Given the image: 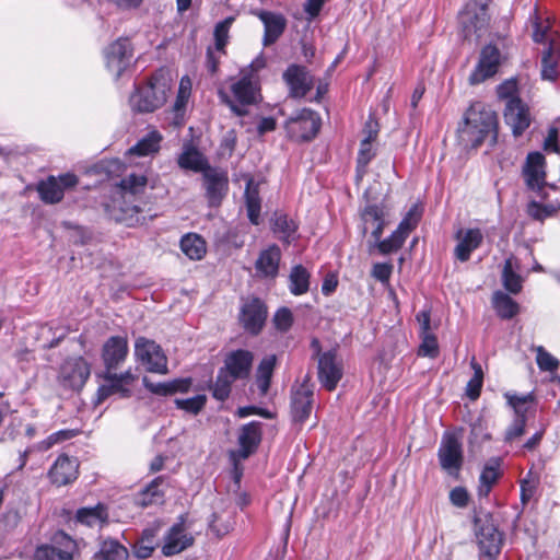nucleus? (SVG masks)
<instances>
[{"label": "nucleus", "mask_w": 560, "mask_h": 560, "mask_svg": "<svg viewBox=\"0 0 560 560\" xmlns=\"http://www.w3.org/2000/svg\"><path fill=\"white\" fill-rule=\"evenodd\" d=\"M516 92L517 83L515 80H505L497 88L499 98L505 100L506 102H509V100L512 98H520L518 96H516Z\"/></svg>", "instance_id": "13d9d810"}, {"label": "nucleus", "mask_w": 560, "mask_h": 560, "mask_svg": "<svg viewBox=\"0 0 560 560\" xmlns=\"http://www.w3.org/2000/svg\"><path fill=\"white\" fill-rule=\"evenodd\" d=\"M504 397L508 400L509 406L514 409L515 418L513 422L506 428L504 434V442L512 443L516 439H520L525 433L526 428V412L528 402H533V394L517 395L505 393Z\"/></svg>", "instance_id": "ddd939ff"}, {"label": "nucleus", "mask_w": 560, "mask_h": 560, "mask_svg": "<svg viewBox=\"0 0 560 560\" xmlns=\"http://www.w3.org/2000/svg\"><path fill=\"white\" fill-rule=\"evenodd\" d=\"M233 18H226L222 22L218 23L214 28V37H215V47L218 50H223L224 46L228 42V33L231 24L233 23Z\"/></svg>", "instance_id": "4d7b16f0"}, {"label": "nucleus", "mask_w": 560, "mask_h": 560, "mask_svg": "<svg viewBox=\"0 0 560 560\" xmlns=\"http://www.w3.org/2000/svg\"><path fill=\"white\" fill-rule=\"evenodd\" d=\"M164 483L163 477H156L152 480L145 489H143L137 497V503L140 506H149L152 504H160L164 500V491L161 486Z\"/></svg>", "instance_id": "58836bf2"}, {"label": "nucleus", "mask_w": 560, "mask_h": 560, "mask_svg": "<svg viewBox=\"0 0 560 560\" xmlns=\"http://www.w3.org/2000/svg\"><path fill=\"white\" fill-rule=\"evenodd\" d=\"M155 529L147 528L133 546V555L139 559L149 558L155 549Z\"/></svg>", "instance_id": "a18cd8bd"}, {"label": "nucleus", "mask_w": 560, "mask_h": 560, "mask_svg": "<svg viewBox=\"0 0 560 560\" xmlns=\"http://www.w3.org/2000/svg\"><path fill=\"white\" fill-rule=\"evenodd\" d=\"M203 180L209 206H220L229 188L226 174L217 170H208L203 174Z\"/></svg>", "instance_id": "cd10ccee"}, {"label": "nucleus", "mask_w": 560, "mask_h": 560, "mask_svg": "<svg viewBox=\"0 0 560 560\" xmlns=\"http://www.w3.org/2000/svg\"><path fill=\"white\" fill-rule=\"evenodd\" d=\"M75 541L66 533L57 532L49 544L38 546L34 552L35 560H73Z\"/></svg>", "instance_id": "1a4fd4ad"}, {"label": "nucleus", "mask_w": 560, "mask_h": 560, "mask_svg": "<svg viewBox=\"0 0 560 560\" xmlns=\"http://www.w3.org/2000/svg\"><path fill=\"white\" fill-rule=\"evenodd\" d=\"M421 345L419 347L418 354L422 357L436 358L439 354V346L436 337L430 334L420 335Z\"/></svg>", "instance_id": "6e6d98bb"}, {"label": "nucleus", "mask_w": 560, "mask_h": 560, "mask_svg": "<svg viewBox=\"0 0 560 560\" xmlns=\"http://www.w3.org/2000/svg\"><path fill=\"white\" fill-rule=\"evenodd\" d=\"M235 381L236 380L231 377L220 368L215 381L211 386L212 396L219 401L226 400L231 394V388Z\"/></svg>", "instance_id": "37998d69"}, {"label": "nucleus", "mask_w": 560, "mask_h": 560, "mask_svg": "<svg viewBox=\"0 0 560 560\" xmlns=\"http://www.w3.org/2000/svg\"><path fill=\"white\" fill-rule=\"evenodd\" d=\"M450 500L457 508H465L468 504L469 495L465 488L456 487L450 492Z\"/></svg>", "instance_id": "680f3d73"}, {"label": "nucleus", "mask_w": 560, "mask_h": 560, "mask_svg": "<svg viewBox=\"0 0 560 560\" xmlns=\"http://www.w3.org/2000/svg\"><path fill=\"white\" fill-rule=\"evenodd\" d=\"M106 68L115 79L120 78L130 65L132 47L127 38H118L104 50Z\"/></svg>", "instance_id": "6ab92c4d"}, {"label": "nucleus", "mask_w": 560, "mask_h": 560, "mask_svg": "<svg viewBox=\"0 0 560 560\" xmlns=\"http://www.w3.org/2000/svg\"><path fill=\"white\" fill-rule=\"evenodd\" d=\"M276 364L277 355L268 354L261 359L257 366L256 384L261 395H266L269 390Z\"/></svg>", "instance_id": "c9c22d12"}, {"label": "nucleus", "mask_w": 560, "mask_h": 560, "mask_svg": "<svg viewBox=\"0 0 560 560\" xmlns=\"http://www.w3.org/2000/svg\"><path fill=\"white\" fill-rule=\"evenodd\" d=\"M250 184V182L247 184L245 191L247 215L250 223L258 225L260 215V198L258 196V190L256 188L252 189Z\"/></svg>", "instance_id": "de8ad7c7"}, {"label": "nucleus", "mask_w": 560, "mask_h": 560, "mask_svg": "<svg viewBox=\"0 0 560 560\" xmlns=\"http://www.w3.org/2000/svg\"><path fill=\"white\" fill-rule=\"evenodd\" d=\"M128 354V342L125 337L113 336L103 346L102 358L107 373L116 370Z\"/></svg>", "instance_id": "c756f323"}, {"label": "nucleus", "mask_w": 560, "mask_h": 560, "mask_svg": "<svg viewBox=\"0 0 560 560\" xmlns=\"http://www.w3.org/2000/svg\"><path fill=\"white\" fill-rule=\"evenodd\" d=\"M363 132L365 135L363 140H368L369 142L372 143L376 139V137L378 135V125H377V122L375 120H373L372 118H370L365 122Z\"/></svg>", "instance_id": "774afa93"}, {"label": "nucleus", "mask_w": 560, "mask_h": 560, "mask_svg": "<svg viewBox=\"0 0 560 560\" xmlns=\"http://www.w3.org/2000/svg\"><path fill=\"white\" fill-rule=\"evenodd\" d=\"M482 380L471 377L466 387V394L471 400H476L480 396Z\"/></svg>", "instance_id": "0e129e2a"}, {"label": "nucleus", "mask_w": 560, "mask_h": 560, "mask_svg": "<svg viewBox=\"0 0 560 560\" xmlns=\"http://www.w3.org/2000/svg\"><path fill=\"white\" fill-rule=\"evenodd\" d=\"M231 93L233 98L224 90L220 89L218 91L221 102L240 117L247 115L246 106L258 103L260 98L258 84L249 75H243L233 82L231 84Z\"/></svg>", "instance_id": "7ed1b4c3"}, {"label": "nucleus", "mask_w": 560, "mask_h": 560, "mask_svg": "<svg viewBox=\"0 0 560 560\" xmlns=\"http://www.w3.org/2000/svg\"><path fill=\"white\" fill-rule=\"evenodd\" d=\"M281 252L277 245H272L259 254L255 268L262 277L275 278L279 271Z\"/></svg>", "instance_id": "2f4dec72"}, {"label": "nucleus", "mask_w": 560, "mask_h": 560, "mask_svg": "<svg viewBox=\"0 0 560 560\" xmlns=\"http://www.w3.org/2000/svg\"><path fill=\"white\" fill-rule=\"evenodd\" d=\"M311 273L302 265L292 267L289 275V290L293 295H303L310 289Z\"/></svg>", "instance_id": "4c0bfd02"}, {"label": "nucleus", "mask_w": 560, "mask_h": 560, "mask_svg": "<svg viewBox=\"0 0 560 560\" xmlns=\"http://www.w3.org/2000/svg\"><path fill=\"white\" fill-rule=\"evenodd\" d=\"M492 305L499 317L511 319L517 315L520 305L506 293L497 291L492 296Z\"/></svg>", "instance_id": "ea45409f"}, {"label": "nucleus", "mask_w": 560, "mask_h": 560, "mask_svg": "<svg viewBox=\"0 0 560 560\" xmlns=\"http://www.w3.org/2000/svg\"><path fill=\"white\" fill-rule=\"evenodd\" d=\"M419 220L420 213L415 206L407 212L397 229L387 238L378 243V252L382 255H388L400 249L409 234L417 228Z\"/></svg>", "instance_id": "f8f14e48"}, {"label": "nucleus", "mask_w": 560, "mask_h": 560, "mask_svg": "<svg viewBox=\"0 0 560 560\" xmlns=\"http://www.w3.org/2000/svg\"><path fill=\"white\" fill-rule=\"evenodd\" d=\"M75 521L88 527L102 528L108 524V511L106 505L98 503L95 506L81 508L75 513Z\"/></svg>", "instance_id": "72a5a7b5"}, {"label": "nucleus", "mask_w": 560, "mask_h": 560, "mask_svg": "<svg viewBox=\"0 0 560 560\" xmlns=\"http://www.w3.org/2000/svg\"><path fill=\"white\" fill-rule=\"evenodd\" d=\"M498 117L494 110L481 102L472 103L465 112L458 127V138L466 148H478L488 136L494 144L498 138Z\"/></svg>", "instance_id": "f257e3e1"}, {"label": "nucleus", "mask_w": 560, "mask_h": 560, "mask_svg": "<svg viewBox=\"0 0 560 560\" xmlns=\"http://www.w3.org/2000/svg\"><path fill=\"white\" fill-rule=\"evenodd\" d=\"M500 459L491 458L489 463L483 467L478 486V495L488 497L492 486L497 482L500 477Z\"/></svg>", "instance_id": "e433bc0d"}, {"label": "nucleus", "mask_w": 560, "mask_h": 560, "mask_svg": "<svg viewBox=\"0 0 560 560\" xmlns=\"http://www.w3.org/2000/svg\"><path fill=\"white\" fill-rule=\"evenodd\" d=\"M129 550L114 538L100 537L98 550L91 560H128Z\"/></svg>", "instance_id": "473e14b6"}, {"label": "nucleus", "mask_w": 560, "mask_h": 560, "mask_svg": "<svg viewBox=\"0 0 560 560\" xmlns=\"http://www.w3.org/2000/svg\"><path fill=\"white\" fill-rule=\"evenodd\" d=\"M504 60L505 57L495 45H486L480 50L478 61L468 77V83L477 85L493 78L499 72Z\"/></svg>", "instance_id": "0eeeda50"}, {"label": "nucleus", "mask_w": 560, "mask_h": 560, "mask_svg": "<svg viewBox=\"0 0 560 560\" xmlns=\"http://www.w3.org/2000/svg\"><path fill=\"white\" fill-rule=\"evenodd\" d=\"M560 59V40H551L542 54L541 58V78L545 80H556L558 77V61Z\"/></svg>", "instance_id": "f704fd0d"}, {"label": "nucleus", "mask_w": 560, "mask_h": 560, "mask_svg": "<svg viewBox=\"0 0 560 560\" xmlns=\"http://www.w3.org/2000/svg\"><path fill=\"white\" fill-rule=\"evenodd\" d=\"M504 120L515 137L523 135L532 121L528 106L521 98L509 100L504 108Z\"/></svg>", "instance_id": "412c9836"}, {"label": "nucleus", "mask_w": 560, "mask_h": 560, "mask_svg": "<svg viewBox=\"0 0 560 560\" xmlns=\"http://www.w3.org/2000/svg\"><path fill=\"white\" fill-rule=\"evenodd\" d=\"M195 539L185 528L184 522L175 523L164 536L162 553L165 557L178 555L192 546Z\"/></svg>", "instance_id": "4be33fe9"}, {"label": "nucleus", "mask_w": 560, "mask_h": 560, "mask_svg": "<svg viewBox=\"0 0 560 560\" xmlns=\"http://www.w3.org/2000/svg\"><path fill=\"white\" fill-rule=\"evenodd\" d=\"M253 361L254 355L250 351L237 349L226 354L221 369L236 381L244 380L250 374Z\"/></svg>", "instance_id": "a878e982"}, {"label": "nucleus", "mask_w": 560, "mask_h": 560, "mask_svg": "<svg viewBox=\"0 0 560 560\" xmlns=\"http://www.w3.org/2000/svg\"><path fill=\"white\" fill-rule=\"evenodd\" d=\"M548 32H549L548 26H542L541 24L536 22L535 26H534V32H533V39L536 43L548 42V44H549L551 40H555V39L549 37Z\"/></svg>", "instance_id": "338daca9"}, {"label": "nucleus", "mask_w": 560, "mask_h": 560, "mask_svg": "<svg viewBox=\"0 0 560 560\" xmlns=\"http://www.w3.org/2000/svg\"><path fill=\"white\" fill-rule=\"evenodd\" d=\"M438 457L441 468L450 476L457 477L463 466L462 443L455 434L446 433L443 435Z\"/></svg>", "instance_id": "9d476101"}, {"label": "nucleus", "mask_w": 560, "mask_h": 560, "mask_svg": "<svg viewBox=\"0 0 560 560\" xmlns=\"http://www.w3.org/2000/svg\"><path fill=\"white\" fill-rule=\"evenodd\" d=\"M147 185L148 178L143 174L131 173L120 180L119 192L125 203L121 211L125 214L132 215L141 211L136 198L144 192Z\"/></svg>", "instance_id": "f3484780"}, {"label": "nucleus", "mask_w": 560, "mask_h": 560, "mask_svg": "<svg viewBox=\"0 0 560 560\" xmlns=\"http://www.w3.org/2000/svg\"><path fill=\"white\" fill-rule=\"evenodd\" d=\"M457 244L454 248V257L465 262L469 260L474 250L480 247L483 241V234L480 229L458 230L455 234Z\"/></svg>", "instance_id": "bb28decb"}, {"label": "nucleus", "mask_w": 560, "mask_h": 560, "mask_svg": "<svg viewBox=\"0 0 560 560\" xmlns=\"http://www.w3.org/2000/svg\"><path fill=\"white\" fill-rule=\"evenodd\" d=\"M178 165L185 170L199 172L203 170L205 162L198 151L195 149H187L179 155Z\"/></svg>", "instance_id": "8fccbe9b"}, {"label": "nucleus", "mask_w": 560, "mask_h": 560, "mask_svg": "<svg viewBox=\"0 0 560 560\" xmlns=\"http://www.w3.org/2000/svg\"><path fill=\"white\" fill-rule=\"evenodd\" d=\"M362 221V234L365 235L368 230L372 229V237L378 245L385 226L389 222V208L384 203H366L360 212Z\"/></svg>", "instance_id": "dca6fc26"}, {"label": "nucleus", "mask_w": 560, "mask_h": 560, "mask_svg": "<svg viewBox=\"0 0 560 560\" xmlns=\"http://www.w3.org/2000/svg\"><path fill=\"white\" fill-rule=\"evenodd\" d=\"M79 475V462L75 457L61 454L48 471L51 483L61 487L73 482Z\"/></svg>", "instance_id": "393cba45"}, {"label": "nucleus", "mask_w": 560, "mask_h": 560, "mask_svg": "<svg viewBox=\"0 0 560 560\" xmlns=\"http://www.w3.org/2000/svg\"><path fill=\"white\" fill-rule=\"evenodd\" d=\"M283 80L290 89V95L295 98L304 97L314 85V79L303 66L291 65L283 73Z\"/></svg>", "instance_id": "5701e85b"}, {"label": "nucleus", "mask_w": 560, "mask_h": 560, "mask_svg": "<svg viewBox=\"0 0 560 560\" xmlns=\"http://www.w3.org/2000/svg\"><path fill=\"white\" fill-rule=\"evenodd\" d=\"M273 323L278 329L282 331L288 330L293 323L291 311L287 307L278 310L275 314Z\"/></svg>", "instance_id": "bf43d9fd"}, {"label": "nucleus", "mask_w": 560, "mask_h": 560, "mask_svg": "<svg viewBox=\"0 0 560 560\" xmlns=\"http://www.w3.org/2000/svg\"><path fill=\"white\" fill-rule=\"evenodd\" d=\"M162 136L159 131H150L131 147L128 153L131 155L147 156L159 151Z\"/></svg>", "instance_id": "a19ab883"}, {"label": "nucleus", "mask_w": 560, "mask_h": 560, "mask_svg": "<svg viewBox=\"0 0 560 560\" xmlns=\"http://www.w3.org/2000/svg\"><path fill=\"white\" fill-rule=\"evenodd\" d=\"M475 524L480 552L489 558H494L501 550L502 534L488 516L476 518Z\"/></svg>", "instance_id": "a211bd4d"}, {"label": "nucleus", "mask_w": 560, "mask_h": 560, "mask_svg": "<svg viewBox=\"0 0 560 560\" xmlns=\"http://www.w3.org/2000/svg\"><path fill=\"white\" fill-rule=\"evenodd\" d=\"M502 283L505 290L512 294H517L522 290L523 280L521 276L514 271L512 258H509L504 261L502 270Z\"/></svg>", "instance_id": "49530a36"}, {"label": "nucleus", "mask_w": 560, "mask_h": 560, "mask_svg": "<svg viewBox=\"0 0 560 560\" xmlns=\"http://www.w3.org/2000/svg\"><path fill=\"white\" fill-rule=\"evenodd\" d=\"M374 158V151L372 148V143L368 140H362L360 143V149L357 158V175L358 178H362L366 172V166Z\"/></svg>", "instance_id": "3c124183"}, {"label": "nucleus", "mask_w": 560, "mask_h": 560, "mask_svg": "<svg viewBox=\"0 0 560 560\" xmlns=\"http://www.w3.org/2000/svg\"><path fill=\"white\" fill-rule=\"evenodd\" d=\"M560 209V203L541 205L537 201H530L527 206V213L535 220L544 221L552 217Z\"/></svg>", "instance_id": "09e8293b"}, {"label": "nucleus", "mask_w": 560, "mask_h": 560, "mask_svg": "<svg viewBox=\"0 0 560 560\" xmlns=\"http://www.w3.org/2000/svg\"><path fill=\"white\" fill-rule=\"evenodd\" d=\"M313 389L306 382L292 388L291 415L295 422L303 423L310 417L313 409Z\"/></svg>", "instance_id": "b1692460"}, {"label": "nucleus", "mask_w": 560, "mask_h": 560, "mask_svg": "<svg viewBox=\"0 0 560 560\" xmlns=\"http://www.w3.org/2000/svg\"><path fill=\"white\" fill-rule=\"evenodd\" d=\"M135 355L148 372L161 375L168 373L167 357L155 341L139 337L135 343Z\"/></svg>", "instance_id": "39448f33"}, {"label": "nucleus", "mask_w": 560, "mask_h": 560, "mask_svg": "<svg viewBox=\"0 0 560 560\" xmlns=\"http://www.w3.org/2000/svg\"><path fill=\"white\" fill-rule=\"evenodd\" d=\"M142 384L151 394L167 397L177 393H187L192 384L191 378H174L168 382L154 383L148 376L142 378Z\"/></svg>", "instance_id": "7c9ffc66"}, {"label": "nucleus", "mask_w": 560, "mask_h": 560, "mask_svg": "<svg viewBox=\"0 0 560 560\" xmlns=\"http://www.w3.org/2000/svg\"><path fill=\"white\" fill-rule=\"evenodd\" d=\"M262 436V422L252 421L242 425L238 433V445L237 451L231 452V458L234 463L235 472H237L238 459H246L258 448ZM238 478V474H236Z\"/></svg>", "instance_id": "9b49d317"}, {"label": "nucleus", "mask_w": 560, "mask_h": 560, "mask_svg": "<svg viewBox=\"0 0 560 560\" xmlns=\"http://www.w3.org/2000/svg\"><path fill=\"white\" fill-rule=\"evenodd\" d=\"M170 90V80L164 74H154L147 83L136 86L130 106L139 113H152L165 104Z\"/></svg>", "instance_id": "f03ea898"}, {"label": "nucleus", "mask_w": 560, "mask_h": 560, "mask_svg": "<svg viewBox=\"0 0 560 560\" xmlns=\"http://www.w3.org/2000/svg\"><path fill=\"white\" fill-rule=\"evenodd\" d=\"M416 318L420 325V335L430 334L431 332L430 311H427V310L420 311L417 314Z\"/></svg>", "instance_id": "69168bd1"}, {"label": "nucleus", "mask_w": 560, "mask_h": 560, "mask_svg": "<svg viewBox=\"0 0 560 560\" xmlns=\"http://www.w3.org/2000/svg\"><path fill=\"white\" fill-rule=\"evenodd\" d=\"M545 164V156L540 152H532L527 155L523 170L528 189L537 192L542 199L547 198L545 194V188L547 187ZM548 187L555 189L553 185H548Z\"/></svg>", "instance_id": "2eb2a0df"}, {"label": "nucleus", "mask_w": 560, "mask_h": 560, "mask_svg": "<svg viewBox=\"0 0 560 560\" xmlns=\"http://www.w3.org/2000/svg\"><path fill=\"white\" fill-rule=\"evenodd\" d=\"M180 249L187 257L194 260L201 259L207 252L203 238L194 233L186 234L182 237Z\"/></svg>", "instance_id": "79ce46f5"}, {"label": "nucleus", "mask_w": 560, "mask_h": 560, "mask_svg": "<svg viewBox=\"0 0 560 560\" xmlns=\"http://www.w3.org/2000/svg\"><path fill=\"white\" fill-rule=\"evenodd\" d=\"M536 362L541 371L553 372L559 366V361L542 346L536 348Z\"/></svg>", "instance_id": "5fc2aeb1"}, {"label": "nucleus", "mask_w": 560, "mask_h": 560, "mask_svg": "<svg viewBox=\"0 0 560 560\" xmlns=\"http://www.w3.org/2000/svg\"><path fill=\"white\" fill-rule=\"evenodd\" d=\"M393 272V265L387 262L374 264L372 268V277L382 283H388Z\"/></svg>", "instance_id": "052dcab7"}, {"label": "nucleus", "mask_w": 560, "mask_h": 560, "mask_svg": "<svg viewBox=\"0 0 560 560\" xmlns=\"http://www.w3.org/2000/svg\"><path fill=\"white\" fill-rule=\"evenodd\" d=\"M312 348L315 350L318 360V380L324 388L331 392L336 389L342 377V363L337 358L336 350L320 352L319 341L312 340Z\"/></svg>", "instance_id": "423d86ee"}, {"label": "nucleus", "mask_w": 560, "mask_h": 560, "mask_svg": "<svg viewBox=\"0 0 560 560\" xmlns=\"http://www.w3.org/2000/svg\"><path fill=\"white\" fill-rule=\"evenodd\" d=\"M267 319V307L258 298L247 299L240 312V322L243 328L252 334L258 335Z\"/></svg>", "instance_id": "aec40b11"}, {"label": "nucleus", "mask_w": 560, "mask_h": 560, "mask_svg": "<svg viewBox=\"0 0 560 560\" xmlns=\"http://www.w3.org/2000/svg\"><path fill=\"white\" fill-rule=\"evenodd\" d=\"M91 374V365L82 357L66 359L58 372V382L65 389L81 390Z\"/></svg>", "instance_id": "6e6552de"}, {"label": "nucleus", "mask_w": 560, "mask_h": 560, "mask_svg": "<svg viewBox=\"0 0 560 560\" xmlns=\"http://www.w3.org/2000/svg\"><path fill=\"white\" fill-rule=\"evenodd\" d=\"M77 175L66 173L58 177L48 176L45 180L37 184V192L43 202L55 205L62 200L65 190L72 188L78 184Z\"/></svg>", "instance_id": "4468645a"}, {"label": "nucleus", "mask_w": 560, "mask_h": 560, "mask_svg": "<svg viewBox=\"0 0 560 560\" xmlns=\"http://www.w3.org/2000/svg\"><path fill=\"white\" fill-rule=\"evenodd\" d=\"M75 435H77L75 430H69V429L59 430V431L54 432L50 435H48L45 440L40 441L37 444V448L42 452L48 451L56 444L68 441L70 439L74 438Z\"/></svg>", "instance_id": "603ef678"}, {"label": "nucleus", "mask_w": 560, "mask_h": 560, "mask_svg": "<svg viewBox=\"0 0 560 560\" xmlns=\"http://www.w3.org/2000/svg\"><path fill=\"white\" fill-rule=\"evenodd\" d=\"M559 131L556 127H551L548 130V136L545 139L544 148L547 151L559 152L558 144Z\"/></svg>", "instance_id": "e2e57ef3"}, {"label": "nucleus", "mask_w": 560, "mask_h": 560, "mask_svg": "<svg viewBox=\"0 0 560 560\" xmlns=\"http://www.w3.org/2000/svg\"><path fill=\"white\" fill-rule=\"evenodd\" d=\"M296 229L298 226L295 222L287 214L276 215L273 221V231L283 242L291 243L294 240Z\"/></svg>", "instance_id": "c03bdc74"}, {"label": "nucleus", "mask_w": 560, "mask_h": 560, "mask_svg": "<svg viewBox=\"0 0 560 560\" xmlns=\"http://www.w3.org/2000/svg\"><path fill=\"white\" fill-rule=\"evenodd\" d=\"M320 128V117L310 108H302L291 115L284 122L288 137L294 141L313 139Z\"/></svg>", "instance_id": "20e7f679"}, {"label": "nucleus", "mask_w": 560, "mask_h": 560, "mask_svg": "<svg viewBox=\"0 0 560 560\" xmlns=\"http://www.w3.org/2000/svg\"><path fill=\"white\" fill-rule=\"evenodd\" d=\"M207 398L205 395H196L186 399H175V405L178 409L185 410L189 413L197 415L206 405Z\"/></svg>", "instance_id": "864d4df0"}, {"label": "nucleus", "mask_w": 560, "mask_h": 560, "mask_svg": "<svg viewBox=\"0 0 560 560\" xmlns=\"http://www.w3.org/2000/svg\"><path fill=\"white\" fill-rule=\"evenodd\" d=\"M253 14H255L264 24V46H270L276 43L287 27L285 18L280 13L265 10H255L253 11Z\"/></svg>", "instance_id": "c85d7f7f"}]
</instances>
